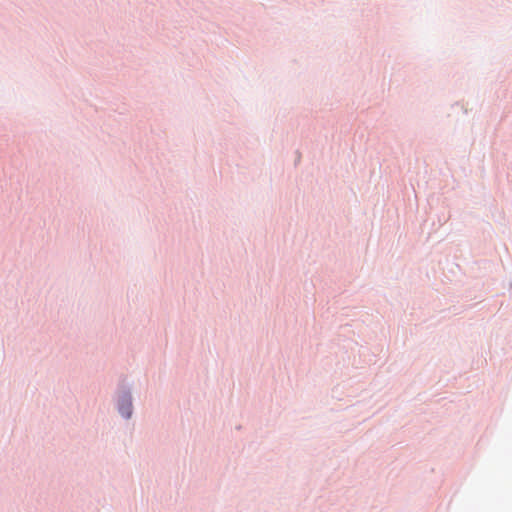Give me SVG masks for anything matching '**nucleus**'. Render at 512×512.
Listing matches in <instances>:
<instances>
[{
    "label": "nucleus",
    "instance_id": "f257e3e1",
    "mask_svg": "<svg viewBox=\"0 0 512 512\" xmlns=\"http://www.w3.org/2000/svg\"><path fill=\"white\" fill-rule=\"evenodd\" d=\"M119 412L122 416L129 418L132 413V404L130 398H124L119 405Z\"/></svg>",
    "mask_w": 512,
    "mask_h": 512
}]
</instances>
